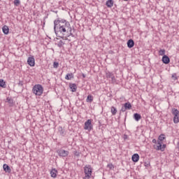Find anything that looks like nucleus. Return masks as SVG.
Masks as SVG:
<instances>
[{
    "label": "nucleus",
    "mask_w": 179,
    "mask_h": 179,
    "mask_svg": "<svg viewBox=\"0 0 179 179\" xmlns=\"http://www.w3.org/2000/svg\"><path fill=\"white\" fill-rule=\"evenodd\" d=\"M131 159H132L133 162H134V163L139 162V155H138V154L133 155Z\"/></svg>",
    "instance_id": "4468645a"
},
{
    "label": "nucleus",
    "mask_w": 179,
    "mask_h": 179,
    "mask_svg": "<svg viewBox=\"0 0 179 179\" xmlns=\"http://www.w3.org/2000/svg\"><path fill=\"white\" fill-rule=\"evenodd\" d=\"M27 64L29 66H34L36 65V61L34 59V57H30L27 59Z\"/></svg>",
    "instance_id": "6e6552de"
},
{
    "label": "nucleus",
    "mask_w": 179,
    "mask_h": 179,
    "mask_svg": "<svg viewBox=\"0 0 179 179\" xmlns=\"http://www.w3.org/2000/svg\"><path fill=\"white\" fill-rule=\"evenodd\" d=\"M66 80H71V79H73V73H67L65 76Z\"/></svg>",
    "instance_id": "f3484780"
},
{
    "label": "nucleus",
    "mask_w": 179,
    "mask_h": 179,
    "mask_svg": "<svg viewBox=\"0 0 179 179\" xmlns=\"http://www.w3.org/2000/svg\"><path fill=\"white\" fill-rule=\"evenodd\" d=\"M173 122H174V124H178L179 123L178 116H174Z\"/></svg>",
    "instance_id": "cd10ccee"
},
{
    "label": "nucleus",
    "mask_w": 179,
    "mask_h": 179,
    "mask_svg": "<svg viewBox=\"0 0 179 179\" xmlns=\"http://www.w3.org/2000/svg\"><path fill=\"white\" fill-rule=\"evenodd\" d=\"M54 30L57 37L63 40H68V37H75L72 34L71 24L66 20H56L54 21Z\"/></svg>",
    "instance_id": "f257e3e1"
},
{
    "label": "nucleus",
    "mask_w": 179,
    "mask_h": 179,
    "mask_svg": "<svg viewBox=\"0 0 179 179\" xmlns=\"http://www.w3.org/2000/svg\"><path fill=\"white\" fill-rule=\"evenodd\" d=\"M65 45V42L62 41H59L57 42V46L61 48L62 47H64V45Z\"/></svg>",
    "instance_id": "393cba45"
},
{
    "label": "nucleus",
    "mask_w": 179,
    "mask_h": 179,
    "mask_svg": "<svg viewBox=\"0 0 179 179\" xmlns=\"http://www.w3.org/2000/svg\"><path fill=\"white\" fill-rule=\"evenodd\" d=\"M131 108H132V105H131L130 103H124V106L122 107L121 110L122 111V113H125L127 110H131Z\"/></svg>",
    "instance_id": "0eeeda50"
},
{
    "label": "nucleus",
    "mask_w": 179,
    "mask_h": 179,
    "mask_svg": "<svg viewBox=\"0 0 179 179\" xmlns=\"http://www.w3.org/2000/svg\"><path fill=\"white\" fill-rule=\"evenodd\" d=\"M15 6H19L20 5V0H14Z\"/></svg>",
    "instance_id": "c85d7f7f"
},
{
    "label": "nucleus",
    "mask_w": 179,
    "mask_h": 179,
    "mask_svg": "<svg viewBox=\"0 0 179 179\" xmlns=\"http://www.w3.org/2000/svg\"><path fill=\"white\" fill-rule=\"evenodd\" d=\"M59 132L60 135H62V136L65 135V131H64V129H62V127L59 128Z\"/></svg>",
    "instance_id": "c756f323"
},
{
    "label": "nucleus",
    "mask_w": 179,
    "mask_h": 179,
    "mask_svg": "<svg viewBox=\"0 0 179 179\" xmlns=\"http://www.w3.org/2000/svg\"><path fill=\"white\" fill-rule=\"evenodd\" d=\"M134 120H136V121H139L142 118V117L138 113H134Z\"/></svg>",
    "instance_id": "aec40b11"
},
{
    "label": "nucleus",
    "mask_w": 179,
    "mask_h": 179,
    "mask_svg": "<svg viewBox=\"0 0 179 179\" xmlns=\"http://www.w3.org/2000/svg\"><path fill=\"white\" fill-rule=\"evenodd\" d=\"M84 129L85 131H92L93 129V124H92V120L89 119L85 122Z\"/></svg>",
    "instance_id": "20e7f679"
},
{
    "label": "nucleus",
    "mask_w": 179,
    "mask_h": 179,
    "mask_svg": "<svg viewBox=\"0 0 179 179\" xmlns=\"http://www.w3.org/2000/svg\"><path fill=\"white\" fill-rule=\"evenodd\" d=\"M135 45V42L132 39H129L127 41V47L128 48H132Z\"/></svg>",
    "instance_id": "9d476101"
},
{
    "label": "nucleus",
    "mask_w": 179,
    "mask_h": 179,
    "mask_svg": "<svg viewBox=\"0 0 179 179\" xmlns=\"http://www.w3.org/2000/svg\"><path fill=\"white\" fill-rule=\"evenodd\" d=\"M165 54H166V50L164 49H161L159 51V55H165Z\"/></svg>",
    "instance_id": "bb28decb"
},
{
    "label": "nucleus",
    "mask_w": 179,
    "mask_h": 179,
    "mask_svg": "<svg viewBox=\"0 0 179 179\" xmlns=\"http://www.w3.org/2000/svg\"><path fill=\"white\" fill-rule=\"evenodd\" d=\"M162 62H163V64H165L166 65H167V64H170V57H169V56L164 55L162 57Z\"/></svg>",
    "instance_id": "1a4fd4ad"
},
{
    "label": "nucleus",
    "mask_w": 179,
    "mask_h": 179,
    "mask_svg": "<svg viewBox=\"0 0 179 179\" xmlns=\"http://www.w3.org/2000/svg\"><path fill=\"white\" fill-rule=\"evenodd\" d=\"M158 139H159L158 142H162V141H164V139H166V136H164V134H161L159 136Z\"/></svg>",
    "instance_id": "a878e982"
},
{
    "label": "nucleus",
    "mask_w": 179,
    "mask_h": 179,
    "mask_svg": "<svg viewBox=\"0 0 179 179\" xmlns=\"http://www.w3.org/2000/svg\"><path fill=\"white\" fill-rule=\"evenodd\" d=\"M69 87H70V89H71V90H76V89H78V87L76 86V84H75V83H70Z\"/></svg>",
    "instance_id": "4be33fe9"
},
{
    "label": "nucleus",
    "mask_w": 179,
    "mask_h": 179,
    "mask_svg": "<svg viewBox=\"0 0 179 179\" xmlns=\"http://www.w3.org/2000/svg\"><path fill=\"white\" fill-rule=\"evenodd\" d=\"M4 171H6L7 173H10V167L8 166V164H4L3 166Z\"/></svg>",
    "instance_id": "a211bd4d"
},
{
    "label": "nucleus",
    "mask_w": 179,
    "mask_h": 179,
    "mask_svg": "<svg viewBox=\"0 0 179 179\" xmlns=\"http://www.w3.org/2000/svg\"><path fill=\"white\" fill-rule=\"evenodd\" d=\"M82 76H83V78H86V75H85V73H83V74H82Z\"/></svg>",
    "instance_id": "e433bc0d"
},
{
    "label": "nucleus",
    "mask_w": 179,
    "mask_h": 179,
    "mask_svg": "<svg viewBox=\"0 0 179 179\" xmlns=\"http://www.w3.org/2000/svg\"><path fill=\"white\" fill-rule=\"evenodd\" d=\"M6 103H8L10 107H13L15 103L13 102V99L12 98L7 97Z\"/></svg>",
    "instance_id": "9b49d317"
},
{
    "label": "nucleus",
    "mask_w": 179,
    "mask_h": 179,
    "mask_svg": "<svg viewBox=\"0 0 179 179\" xmlns=\"http://www.w3.org/2000/svg\"><path fill=\"white\" fill-rule=\"evenodd\" d=\"M58 66H59V63H58V62H55L53 63V68L57 69V68H58Z\"/></svg>",
    "instance_id": "2f4dec72"
},
{
    "label": "nucleus",
    "mask_w": 179,
    "mask_h": 179,
    "mask_svg": "<svg viewBox=\"0 0 179 179\" xmlns=\"http://www.w3.org/2000/svg\"><path fill=\"white\" fill-rule=\"evenodd\" d=\"M2 31L4 34H9V27L4 25L2 27Z\"/></svg>",
    "instance_id": "ddd939ff"
},
{
    "label": "nucleus",
    "mask_w": 179,
    "mask_h": 179,
    "mask_svg": "<svg viewBox=\"0 0 179 179\" xmlns=\"http://www.w3.org/2000/svg\"><path fill=\"white\" fill-rule=\"evenodd\" d=\"M156 150H161L162 152H164V149H166V145H162V142L157 141V145L154 146Z\"/></svg>",
    "instance_id": "423d86ee"
},
{
    "label": "nucleus",
    "mask_w": 179,
    "mask_h": 179,
    "mask_svg": "<svg viewBox=\"0 0 179 179\" xmlns=\"http://www.w3.org/2000/svg\"><path fill=\"white\" fill-rule=\"evenodd\" d=\"M106 6H108V8H113V6H114V1L113 0H108L106 1Z\"/></svg>",
    "instance_id": "2eb2a0df"
},
{
    "label": "nucleus",
    "mask_w": 179,
    "mask_h": 179,
    "mask_svg": "<svg viewBox=\"0 0 179 179\" xmlns=\"http://www.w3.org/2000/svg\"><path fill=\"white\" fill-rule=\"evenodd\" d=\"M156 142H157L156 139L152 140V143H156Z\"/></svg>",
    "instance_id": "c9c22d12"
},
{
    "label": "nucleus",
    "mask_w": 179,
    "mask_h": 179,
    "mask_svg": "<svg viewBox=\"0 0 179 179\" xmlns=\"http://www.w3.org/2000/svg\"><path fill=\"white\" fill-rule=\"evenodd\" d=\"M74 155L76 156H77V157H79L80 156V153H79V152H78V151H75Z\"/></svg>",
    "instance_id": "72a5a7b5"
},
{
    "label": "nucleus",
    "mask_w": 179,
    "mask_h": 179,
    "mask_svg": "<svg viewBox=\"0 0 179 179\" xmlns=\"http://www.w3.org/2000/svg\"><path fill=\"white\" fill-rule=\"evenodd\" d=\"M108 167L111 170L114 169V165H113L112 164H108Z\"/></svg>",
    "instance_id": "f704fd0d"
},
{
    "label": "nucleus",
    "mask_w": 179,
    "mask_h": 179,
    "mask_svg": "<svg viewBox=\"0 0 179 179\" xmlns=\"http://www.w3.org/2000/svg\"><path fill=\"white\" fill-rule=\"evenodd\" d=\"M32 90H43V86H41V85L39 84L35 85L33 87Z\"/></svg>",
    "instance_id": "dca6fc26"
},
{
    "label": "nucleus",
    "mask_w": 179,
    "mask_h": 179,
    "mask_svg": "<svg viewBox=\"0 0 179 179\" xmlns=\"http://www.w3.org/2000/svg\"><path fill=\"white\" fill-rule=\"evenodd\" d=\"M171 78L173 79V80H177V73L172 74Z\"/></svg>",
    "instance_id": "7c9ffc66"
},
{
    "label": "nucleus",
    "mask_w": 179,
    "mask_h": 179,
    "mask_svg": "<svg viewBox=\"0 0 179 179\" xmlns=\"http://www.w3.org/2000/svg\"><path fill=\"white\" fill-rule=\"evenodd\" d=\"M72 92H76L75 90H72Z\"/></svg>",
    "instance_id": "4c0bfd02"
},
{
    "label": "nucleus",
    "mask_w": 179,
    "mask_h": 179,
    "mask_svg": "<svg viewBox=\"0 0 179 179\" xmlns=\"http://www.w3.org/2000/svg\"><path fill=\"white\" fill-rule=\"evenodd\" d=\"M33 93L36 96H41L43 94V90H33Z\"/></svg>",
    "instance_id": "6ab92c4d"
},
{
    "label": "nucleus",
    "mask_w": 179,
    "mask_h": 179,
    "mask_svg": "<svg viewBox=\"0 0 179 179\" xmlns=\"http://www.w3.org/2000/svg\"><path fill=\"white\" fill-rule=\"evenodd\" d=\"M106 78L107 80H109L110 83H113V85L118 83V81H117V78H115V76L113 72L106 71Z\"/></svg>",
    "instance_id": "f03ea898"
},
{
    "label": "nucleus",
    "mask_w": 179,
    "mask_h": 179,
    "mask_svg": "<svg viewBox=\"0 0 179 179\" xmlns=\"http://www.w3.org/2000/svg\"><path fill=\"white\" fill-rule=\"evenodd\" d=\"M172 114L174 117H178L179 111L176 108L172 109Z\"/></svg>",
    "instance_id": "412c9836"
},
{
    "label": "nucleus",
    "mask_w": 179,
    "mask_h": 179,
    "mask_svg": "<svg viewBox=\"0 0 179 179\" xmlns=\"http://www.w3.org/2000/svg\"><path fill=\"white\" fill-rule=\"evenodd\" d=\"M124 1H128V0H124Z\"/></svg>",
    "instance_id": "58836bf2"
},
{
    "label": "nucleus",
    "mask_w": 179,
    "mask_h": 179,
    "mask_svg": "<svg viewBox=\"0 0 179 179\" xmlns=\"http://www.w3.org/2000/svg\"><path fill=\"white\" fill-rule=\"evenodd\" d=\"M110 112H111L112 115H115V114H117V108H115V107H114V106H112L110 108Z\"/></svg>",
    "instance_id": "b1692460"
},
{
    "label": "nucleus",
    "mask_w": 179,
    "mask_h": 179,
    "mask_svg": "<svg viewBox=\"0 0 179 179\" xmlns=\"http://www.w3.org/2000/svg\"><path fill=\"white\" fill-rule=\"evenodd\" d=\"M92 166L86 165L84 167V173L85 176L83 178V179H90V178L92 177Z\"/></svg>",
    "instance_id": "7ed1b4c3"
},
{
    "label": "nucleus",
    "mask_w": 179,
    "mask_h": 179,
    "mask_svg": "<svg viewBox=\"0 0 179 179\" xmlns=\"http://www.w3.org/2000/svg\"><path fill=\"white\" fill-rule=\"evenodd\" d=\"M0 86L1 87H3V86H5V82L3 80H0Z\"/></svg>",
    "instance_id": "473e14b6"
},
{
    "label": "nucleus",
    "mask_w": 179,
    "mask_h": 179,
    "mask_svg": "<svg viewBox=\"0 0 179 179\" xmlns=\"http://www.w3.org/2000/svg\"><path fill=\"white\" fill-rule=\"evenodd\" d=\"M57 174H58V171H57V169H52V171H50L51 177L52 178H56Z\"/></svg>",
    "instance_id": "f8f14e48"
},
{
    "label": "nucleus",
    "mask_w": 179,
    "mask_h": 179,
    "mask_svg": "<svg viewBox=\"0 0 179 179\" xmlns=\"http://www.w3.org/2000/svg\"><path fill=\"white\" fill-rule=\"evenodd\" d=\"M57 155H59L60 157H66V156L69 155V151L61 149V150H58L57 151Z\"/></svg>",
    "instance_id": "39448f33"
},
{
    "label": "nucleus",
    "mask_w": 179,
    "mask_h": 179,
    "mask_svg": "<svg viewBox=\"0 0 179 179\" xmlns=\"http://www.w3.org/2000/svg\"><path fill=\"white\" fill-rule=\"evenodd\" d=\"M86 101L87 103H92V101H93V96H92V94L88 95Z\"/></svg>",
    "instance_id": "5701e85b"
}]
</instances>
